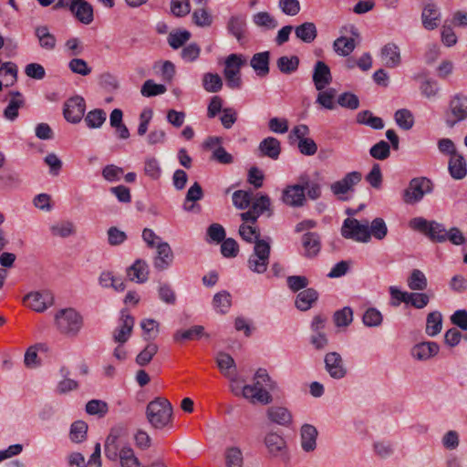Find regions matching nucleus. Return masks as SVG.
Here are the masks:
<instances>
[{
  "mask_svg": "<svg viewBox=\"0 0 467 467\" xmlns=\"http://www.w3.org/2000/svg\"><path fill=\"white\" fill-rule=\"evenodd\" d=\"M158 349L159 348L155 343H149L145 348L137 355L136 363L140 367L148 365L157 354Z\"/></svg>",
  "mask_w": 467,
  "mask_h": 467,
  "instance_id": "obj_49",
  "label": "nucleus"
},
{
  "mask_svg": "<svg viewBox=\"0 0 467 467\" xmlns=\"http://www.w3.org/2000/svg\"><path fill=\"white\" fill-rule=\"evenodd\" d=\"M251 200L252 193L250 192L238 190L233 193V203L240 210L246 209L250 205Z\"/></svg>",
  "mask_w": 467,
  "mask_h": 467,
  "instance_id": "obj_60",
  "label": "nucleus"
},
{
  "mask_svg": "<svg viewBox=\"0 0 467 467\" xmlns=\"http://www.w3.org/2000/svg\"><path fill=\"white\" fill-rule=\"evenodd\" d=\"M173 260V253L166 242L157 245V255L154 258V267L160 271L167 269Z\"/></svg>",
  "mask_w": 467,
  "mask_h": 467,
  "instance_id": "obj_21",
  "label": "nucleus"
},
{
  "mask_svg": "<svg viewBox=\"0 0 467 467\" xmlns=\"http://www.w3.org/2000/svg\"><path fill=\"white\" fill-rule=\"evenodd\" d=\"M203 337L209 338L210 335L205 333V328L203 326L195 325L188 329L177 330L173 334L172 338L175 342L183 343L184 341L199 340Z\"/></svg>",
  "mask_w": 467,
  "mask_h": 467,
  "instance_id": "obj_18",
  "label": "nucleus"
},
{
  "mask_svg": "<svg viewBox=\"0 0 467 467\" xmlns=\"http://www.w3.org/2000/svg\"><path fill=\"white\" fill-rule=\"evenodd\" d=\"M408 286L411 290H424L427 288L428 281L424 273L419 269H413L408 277Z\"/></svg>",
  "mask_w": 467,
  "mask_h": 467,
  "instance_id": "obj_44",
  "label": "nucleus"
},
{
  "mask_svg": "<svg viewBox=\"0 0 467 467\" xmlns=\"http://www.w3.org/2000/svg\"><path fill=\"white\" fill-rule=\"evenodd\" d=\"M202 86L206 92L217 93L222 90L223 83L219 74L207 72L202 75Z\"/></svg>",
  "mask_w": 467,
  "mask_h": 467,
  "instance_id": "obj_36",
  "label": "nucleus"
},
{
  "mask_svg": "<svg viewBox=\"0 0 467 467\" xmlns=\"http://www.w3.org/2000/svg\"><path fill=\"white\" fill-rule=\"evenodd\" d=\"M12 97L7 107L4 110V116L9 120H15L18 117V109L25 105V99L20 91H10Z\"/></svg>",
  "mask_w": 467,
  "mask_h": 467,
  "instance_id": "obj_31",
  "label": "nucleus"
},
{
  "mask_svg": "<svg viewBox=\"0 0 467 467\" xmlns=\"http://www.w3.org/2000/svg\"><path fill=\"white\" fill-rule=\"evenodd\" d=\"M370 236L373 235L378 240H382L388 234V227L382 218H375L369 227Z\"/></svg>",
  "mask_w": 467,
  "mask_h": 467,
  "instance_id": "obj_62",
  "label": "nucleus"
},
{
  "mask_svg": "<svg viewBox=\"0 0 467 467\" xmlns=\"http://www.w3.org/2000/svg\"><path fill=\"white\" fill-rule=\"evenodd\" d=\"M57 329L64 335L76 336L83 326L81 315L74 308L59 310L55 317Z\"/></svg>",
  "mask_w": 467,
  "mask_h": 467,
  "instance_id": "obj_4",
  "label": "nucleus"
},
{
  "mask_svg": "<svg viewBox=\"0 0 467 467\" xmlns=\"http://www.w3.org/2000/svg\"><path fill=\"white\" fill-rule=\"evenodd\" d=\"M324 362L325 368L331 378L335 379H341L347 375L348 368L339 353L336 351L327 353Z\"/></svg>",
  "mask_w": 467,
  "mask_h": 467,
  "instance_id": "obj_11",
  "label": "nucleus"
},
{
  "mask_svg": "<svg viewBox=\"0 0 467 467\" xmlns=\"http://www.w3.org/2000/svg\"><path fill=\"white\" fill-rule=\"evenodd\" d=\"M266 415L270 421L285 427L290 426L293 421L292 413L285 407L272 406L268 408Z\"/></svg>",
  "mask_w": 467,
  "mask_h": 467,
  "instance_id": "obj_23",
  "label": "nucleus"
},
{
  "mask_svg": "<svg viewBox=\"0 0 467 467\" xmlns=\"http://www.w3.org/2000/svg\"><path fill=\"white\" fill-rule=\"evenodd\" d=\"M107 114L101 109H95L88 112L85 122L89 129H99L106 121Z\"/></svg>",
  "mask_w": 467,
  "mask_h": 467,
  "instance_id": "obj_45",
  "label": "nucleus"
},
{
  "mask_svg": "<svg viewBox=\"0 0 467 467\" xmlns=\"http://www.w3.org/2000/svg\"><path fill=\"white\" fill-rule=\"evenodd\" d=\"M442 327V317L438 311H433L428 314L426 320V333L434 337L438 335Z\"/></svg>",
  "mask_w": 467,
  "mask_h": 467,
  "instance_id": "obj_40",
  "label": "nucleus"
},
{
  "mask_svg": "<svg viewBox=\"0 0 467 467\" xmlns=\"http://www.w3.org/2000/svg\"><path fill=\"white\" fill-rule=\"evenodd\" d=\"M421 21L424 28L433 30L438 27L441 21V13L434 3L424 5L421 13Z\"/></svg>",
  "mask_w": 467,
  "mask_h": 467,
  "instance_id": "obj_20",
  "label": "nucleus"
},
{
  "mask_svg": "<svg viewBox=\"0 0 467 467\" xmlns=\"http://www.w3.org/2000/svg\"><path fill=\"white\" fill-rule=\"evenodd\" d=\"M88 424L84 420H77L71 424L69 437L73 442H82L87 438Z\"/></svg>",
  "mask_w": 467,
  "mask_h": 467,
  "instance_id": "obj_47",
  "label": "nucleus"
},
{
  "mask_svg": "<svg viewBox=\"0 0 467 467\" xmlns=\"http://www.w3.org/2000/svg\"><path fill=\"white\" fill-rule=\"evenodd\" d=\"M46 350L47 347L45 344H36L35 346H31L27 348L25 354V365L27 368H33L39 365L37 350Z\"/></svg>",
  "mask_w": 467,
  "mask_h": 467,
  "instance_id": "obj_51",
  "label": "nucleus"
},
{
  "mask_svg": "<svg viewBox=\"0 0 467 467\" xmlns=\"http://www.w3.org/2000/svg\"><path fill=\"white\" fill-rule=\"evenodd\" d=\"M333 318L337 327H348L353 320V311L349 306H345L336 311Z\"/></svg>",
  "mask_w": 467,
  "mask_h": 467,
  "instance_id": "obj_57",
  "label": "nucleus"
},
{
  "mask_svg": "<svg viewBox=\"0 0 467 467\" xmlns=\"http://www.w3.org/2000/svg\"><path fill=\"white\" fill-rule=\"evenodd\" d=\"M269 51L255 53L250 60V66L258 77L264 78L269 74Z\"/></svg>",
  "mask_w": 467,
  "mask_h": 467,
  "instance_id": "obj_29",
  "label": "nucleus"
},
{
  "mask_svg": "<svg viewBox=\"0 0 467 467\" xmlns=\"http://www.w3.org/2000/svg\"><path fill=\"white\" fill-rule=\"evenodd\" d=\"M382 319L383 317L381 313L374 307L368 308L362 317L364 325L368 327L380 326Z\"/></svg>",
  "mask_w": 467,
  "mask_h": 467,
  "instance_id": "obj_55",
  "label": "nucleus"
},
{
  "mask_svg": "<svg viewBox=\"0 0 467 467\" xmlns=\"http://www.w3.org/2000/svg\"><path fill=\"white\" fill-rule=\"evenodd\" d=\"M244 64L242 56L238 54L229 55L224 62L223 76L226 86L231 89H239L243 85L241 67Z\"/></svg>",
  "mask_w": 467,
  "mask_h": 467,
  "instance_id": "obj_7",
  "label": "nucleus"
},
{
  "mask_svg": "<svg viewBox=\"0 0 467 467\" xmlns=\"http://www.w3.org/2000/svg\"><path fill=\"white\" fill-rule=\"evenodd\" d=\"M72 16L80 23L89 25L94 20V9L90 3L86 0H76Z\"/></svg>",
  "mask_w": 467,
  "mask_h": 467,
  "instance_id": "obj_17",
  "label": "nucleus"
},
{
  "mask_svg": "<svg viewBox=\"0 0 467 467\" xmlns=\"http://www.w3.org/2000/svg\"><path fill=\"white\" fill-rule=\"evenodd\" d=\"M258 150L262 156L277 160L281 153V144L276 138L267 137L260 142Z\"/></svg>",
  "mask_w": 467,
  "mask_h": 467,
  "instance_id": "obj_30",
  "label": "nucleus"
},
{
  "mask_svg": "<svg viewBox=\"0 0 467 467\" xmlns=\"http://www.w3.org/2000/svg\"><path fill=\"white\" fill-rule=\"evenodd\" d=\"M433 190L432 182L426 177L413 178L404 190L402 200L407 204H415L422 200L426 193Z\"/></svg>",
  "mask_w": 467,
  "mask_h": 467,
  "instance_id": "obj_6",
  "label": "nucleus"
},
{
  "mask_svg": "<svg viewBox=\"0 0 467 467\" xmlns=\"http://www.w3.org/2000/svg\"><path fill=\"white\" fill-rule=\"evenodd\" d=\"M265 443L268 452L273 456H284L285 454L286 442L281 435L270 432L265 436Z\"/></svg>",
  "mask_w": 467,
  "mask_h": 467,
  "instance_id": "obj_24",
  "label": "nucleus"
},
{
  "mask_svg": "<svg viewBox=\"0 0 467 467\" xmlns=\"http://www.w3.org/2000/svg\"><path fill=\"white\" fill-rule=\"evenodd\" d=\"M166 87L162 84H156L153 80L148 79L141 87V94L144 97H154L165 93Z\"/></svg>",
  "mask_w": 467,
  "mask_h": 467,
  "instance_id": "obj_56",
  "label": "nucleus"
},
{
  "mask_svg": "<svg viewBox=\"0 0 467 467\" xmlns=\"http://www.w3.org/2000/svg\"><path fill=\"white\" fill-rule=\"evenodd\" d=\"M85 110V99L80 96H74L64 103L63 115L67 121L77 124L81 121Z\"/></svg>",
  "mask_w": 467,
  "mask_h": 467,
  "instance_id": "obj_10",
  "label": "nucleus"
},
{
  "mask_svg": "<svg viewBox=\"0 0 467 467\" xmlns=\"http://www.w3.org/2000/svg\"><path fill=\"white\" fill-rule=\"evenodd\" d=\"M362 179L359 171H351L347 173L341 180L333 182L330 186L331 192L335 195L345 194L353 190Z\"/></svg>",
  "mask_w": 467,
  "mask_h": 467,
  "instance_id": "obj_14",
  "label": "nucleus"
},
{
  "mask_svg": "<svg viewBox=\"0 0 467 467\" xmlns=\"http://www.w3.org/2000/svg\"><path fill=\"white\" fill-rule=\"evenodd\" d=\"M127 435V428L123 424L113 426L104 444L105 455L110 461H119L121 467H139L140 462L130 446L120 448L119 440Z\"/></svg>",
  "mask_w": 467,
  "mask_h": 467,
  "instance_id": "obj_1",
  "label": "nucleus"
},
{
  "mask_svg": "<svg viewBox=\"0 0 467 467\" xmlns=\"http://www.w3.org/2000/svg\"><path fill=\"white\" fill-rule=\"evenodd\" d=\"M394 119L397 125L404 130H410L414 125V117L407 109H398L394 114Z\"/></svg>",
  "mask_w": 467,
  "mask_h": 467,
  "instance_id": "obj_46",
  "label": "nucleus"
},
{
  "mask_svg": "<svg viewBox=\"0 0 467 467\" xmlns=\"http://www.w3.org/2000/svg\"><path fill=\"white\" fill-rule=\"evenodd\" d=\"M50 231L54 236L66 238L75 234V226L73 223L69 221H64L52 225L50 227Z\"/></svg>",
  "mask_w": 467,
  "mask_h": 467,
  "instance_id": "obj_53",
  "label": "nucleus"
},
{
  "mask_svg": "<svg viewBox=\"0 0 467 467\" xmlns=\"http://www.w3.org/2000/svg\"><path fill=\"white\" fill-rule=\"evenodd\" d=\"M337 103L342 108L349 109H357L359 107V99L358 96L351 92H344L337 98Z\"/></svg>",
  "mask_w": 467,
  "mask_h": 467,
  "instance_id": "obj_63",
  "label": "nucleus"
},
{
  "mask_svg": "<svg viewBox=\"0 0 467 467\" xmlns=\"http://www.w3.org/2000/svg\"><path fill=\"white\" fill-rule=\"evenodd\" d=\"M193 23L201 27L210 26L213 23V16L205 7L196 8L192 13Z\"/></svg>",
  "mask_w": 467,
  "mask_h": 467,
  "instance_id": "obj_52",
  "label": "nucleus"
},
{
  "mask_svg": "<svg viewBox=\"0 0 467 467\" xmlns=\"http://www.w3.org/2000/svg\"><path fill=\"white\" fill-rule=\"evenodd\" d=\"M295 34L303 42L311 43L317 36V29L314 23L305 22L295 28Z\"/></svg>",
  "mask_w": 467,
  "mask_h": 467,
  "instance_id": "obj_37",
  "label": "nucleus"
},
{
  "mask_svg": "<svg viewBox=\"0 0 467 467\" xmlns=\"http://www.w3.org/2000/svg\"><path fill=\"white\" fill-rule=\"evenodd\" d=\"M333 47L338 55L348 57L355 49L356 43L351 37L340 36L334 41Z\"/></svg>",
  "mask_w": 467,
  "mask_h": 467,
  "instance_id": "obj_43",
  "label": "nucleus"
},
{
  "mask_svg": "<svg viewBox=\"0 0 467 467\" xmlns=\"http://www.w3.org/2000/svg\"><path fill=\"white\" fill-rule=\"evenodd\" d=\"M121 326L115 329L113 333V339L119 344L126 343L131 336L134 318L128 313L127 309L121 310Z\"/></svg>",
  "mask_w": 467,
  "mask_h": 467,
  "instance_id": "obj_15",
  "label": "nucleus"
},
{
  "mask_svg": "<svg viewBox=\"0 0 467 467\" xmlns=\"http://www.w3.org/2000/svg\"><path fill=\"white\" fill-rule=\"evenodd\" d=\"M227 467H241L243 464V453L238 447L228 448L225 451Z\"/></svg>",
  "mask_w": 467,
  "mask_h": 467,
  "instance_id": "obj_59",
  "label": "nucleus"
},
{
  "mask_svg": "<svg viewBox=\"0 0 467 467\" xmlns=\"http://www.w3.org/2000/svg\"><path fill=\"white\" fill-rule=\"evenodd\" d=\"M313 82L318 91H322L332 82V75L329 67L324 61H317L313 70Z\"/></svg>",
  "mask_w": 467,
  "mask_h": 467,
  "instance_id": "obj_16",
  "label": "nucleus"
},
{
  "mask_svg": "<svg viewBox=\"0 0 467 467\" xmlns=\"http://www.w3.org/2000/svg\"><path fill=\"white\" fill-rule=\"evenodd\" d=\"M130 280H137L138 283H144L148 280V265L141 259H137L132 265L127 269Z\"/></svg>",
  "mask_w": 467,
  "mask_h": 467,
  "instance_id": "obj_34",
  "label": "nucleus"
},
{
  "mask_svg": "<svg viewBox=\"0 0 467 467\" xmlns=\"http://www.w3.org/2000/svg\"><path fill=\"white\" fill-rule=\"evenodd\" d=\"M369 154L376 160H386L390 155V146L385 140H380L370 148Z\"/></svg>",
  "mask_w": 467,
  "mask_h": 467,
  "instance_id": "obj_54",
  "label": "nucleus"
},
{
  "mask_svg": "<svg viewBox=\"0 0 467 467\" xmlns=\"http://www.w3.org/2000/svg\"><path fill=\"white\" fill-rule=\"evenodd\" d=\"M410 226L424 234L428 238L434 243L446 242L447 231L442 223L436 221H427L422 217H416L410 220Z\"/></svg>",
  "mask_w": 467,
  "mask_h": 467,
  "instance_id": "obj_5",
  "label": "nucleus"
},
{
  "mask_svg": "<svg viewBox=\"0 0 467 467\" xmlns=\"http://www.w3.org/2000/svg\"><path fill=\"white\" fill-rule=\"evenodd\" d=\"M21 179L16 171H5L0 174V186L6 189H16L19 187Z\"/></svg>",
  "mask_w": 467,
  "mask_h": 467,
  "instance_id": "obj_50",
  "label": "nucleus"
},
{
  "mask_svg": "<svg viewBox=\"0 0 467 467\" xmlns=\"http://www.w3.org/2000/svg\"><path fill=\"white\" fill-rule=\"evenodd\" d=\"M440 347L436 342L427 341L416 344L411 348V355L418 360H427L439 353Z\"/></svg>",
  "mask_w": 467,
  "mask_h": 467,
  "instance_id": "obj_22",
  "label": "nucleus"
},
{
  "mask_svg": "<svg viewBox=\"0 0 467 467\" xmlns=\"http://www.w3.org/2000/svg\"><path fill=\"white\" fill-rule=\"evenodd\" d=\"M366 181L375 189H380L382 186V173L379 163H374L370 171L366 175Z\"/></svg>",
  "mask_w": 467,
  "mask_h": 467,
  "instance_id": "obj_61",
  "label": "nucleus"
},
{
  "mask_svg": "<svg viewBox=\"0 0 467 467\" xmlns=\"http://www.w3.org/2000/svg\"><path fill=\"white\" fill-rule=\"evenodd\" d=\"M282 201L291 207L303 206L306 202L305 185L300 182L298 184L286 186L283 191Z\"/></svg>",
  "mask_w": 467,
  "mask_h": 467,
  "instance_id": "obj_12",
  "label": "nucleus"
},
{
  "mask_svg": "<svg viewBox=\"0 0 467 467\" xmlns=\"http://www.w3.org/2000/svg\"><path fill=\"white\" fill-rule=\"evenodd\" d=\"M318 293L314 288H306L299 292L296 298V306L301 311H306L317 300Z\"/></svg>",
  "mask_w": 467,
  "mask_h": 467,
  "instance_id": "obj_33",
  "label": "nucleus"
},
{
  "mask_svg": "<svg viewBox=\"0 0 467 467\" xmlns=\"http://www.w3.org/2000/svg\"><path fill=\"white\" fill-rule=\"evenodd\" d=\"M253 22L259 27L266 30L275 29L278 26L277 20L268 12L262 11L253 16Z\"/></svg>",
  "mask_w": 467,
  "mask_h": 467,
  "instance_id": "obj_42",
  "label": "nucleus"
},
{
  "mask_svg": "<svg viewBox=\"0 0 467 467\" xmlns=\"http://www.w3.org/2000/svg\"><path fill=\"white\" fill-rule=\"evenodd\" d=\"M232 305L231 295L229 292L223 290L213 296V306L221 314L228 312Z\"/></svg>",
  "mask_w": 467,
  "mask_h": 467,
  "instance_id": "obj_41",
  "label": "nucleus"
},
{
  "mask_svg": "<svg viewBox=\"0 0 467 467\" xmlns=\"http://www.w3.org/2000/svg\"><path fill=\"white\" fill-rule=\"evenodd\" d=\"M341 235L346 239L368 243L370 240L368 223L363 224L355 218H347L341 227Z\"/></svg>",
  "mask_w": 467,
  "mask_h": 467,
  "instance_id": "obj_9",
  "label": "nucleus"
},
{
  "mask_svg": "<svg viewBox=\"0 0 467 467\" xmlns=\"http://www.w3.org/2000/svg\"><path fill=\"white\" fill-rule=\"evenodd\" d=\"M265 387H267L269 389H274L275 382L272 381L266 369L258 368L254 377V384L245 385L243 388L242 394L253 403L259 402L262 404H269L272 402L273 398Z\"/></svg>",
  "mask_w": 467,
  "mask_h": 467,
  "instance_id": "obj_2",
  "label": "nucleus"
},
{
  "mask_svg": "<svg viewBox=\"0 0 467 467\" xmlns=\"http://www.w3.org/2000/svg\"><path fill=\"white\" fill-rule=\"evenodd\" d=\"M216 363L220 371L226 378L234 380V379L231 377V374H233L234 377L236 376V365L232 356L228 353L220 351L216 357Z\"/></svg>",
  "mask_w": 467,
  "mask_h": 467,
  "instance_id": "obj_32",
  "label": "nucleus"
},
{
  "mask_svg": "<svg viewBox=\"0 0 467 467\" xmlns=\"http://www.w3.org/2000/svg\"><path fill=\"white\" fill-rule=\"evenodd\" d=\"M53 296L48 291L30 292L23 298L24 302L30 301L28 306L36 312H44L53 304Z\"/></svg>",
  "mask_w": 467,
  "mask_h": 467,
  "instance_id": "obj_13",
  "label": "nucleus"
},
{
  "mask_svg": "<svg viewBox=\"0 0 467 467\" xmlns=\"http://www.w3.org/2000/svg\"><path fill=\"white\" fill-rule=\"evenodd\" d=\"M448 169L451 176L455 180H462L467 174V163L462 153L457 152L450 158Z\"/></svg>",
  "mask_w": 467,
  "mask_h": 467,
  "instance_id": "obj_27",
  "label": "nucleus"
},
{
  "mask_svg": "<svg viewBox=\"0 0 467 467\" xmlns=\"http://www.w3.org/2000/svg\"><path fill=\"white\" fill-rule=\"evenodd\" d=\"M356 120L358 124L367 125L374 130H382L384 128L383 119L376 117L370 110H362L357 114Z\"/></svg>",
  "mask_w": 467,
  "mask_h": 467,
  "instance_id": "obj_39",
  "label": "nucleus"
},
{
  "mask_svg": "<svg viewBox=\"0 0 467 467\" xmlns=\"http://www.w3.org/2000/svg\"><path fill=\"white\" fill-rule=\"evenodd\" d=\"M238 232L242 239L248 244H253L255 242L256 238H260L259 230L245 223L240 225Z\"/></svg>",
  "mask_w": 467,
  "mask_h": 467,
  "instance_id": "obj_64",
  "label": "nucleus"
},
{
  "mask_svg": "<svg viewBox=\"0 0 467 467\" xmlns=\"http://www.w3.org/2000/svg\"><path fill=\"white\" fill-rule=\"evenodd\" d=\"M35 35L38 38L39 46L46 50H53L57 45L56 36L49 32L47 26H39L35 29Z\"/></svg>",
  "mask_w": 467,
  "mask_h": 467,
  "instance_id": "obj_35",
  "label": "nucleus"
},
{
  "mask_svg": "<svg viewBox=\"0 0 467 467\" xmlns=\"http://www.w3.org/2000/svg\"><path fill=\"white\" fill-rule=\"evenodd\" d=\"M109 411V406L106 401L100 400H91L86 404V412L89 415H96L103 418Z\"/></svg>",
  "mask_w": 467,
  "mask_h": 467,
  "instance_id": "obj_48",
  "label": "nucleus"
},
{
  "mask_svg": "<svg viewBox=\"0 0 467 467\" xmlns=\"http://www.w3.org/2000/svg\"><path fill=\"white\" fill-rule=\"evenodd\" d=\"M317 435L318 432L315 426L306 423L301 427V446L305 451L308 452L316 449Z\"/></svg>",
  "mask_w": 467,
  "mask_h": 467,
  "instance_id": "obj_26",
  "label": "nucleus"
},
{
  "mask_svg": "<svg viewBox=\"0 0 467 467\" xmlns=\"http://www.w3.org/2000/svg\"><path fill=\"white\" fill-rule=\"evenodd\" d=\"M302 244L305 249V256L313 258L318 254L321 249L320 235L315 232H307L302 236Z\"/></svg>",
  "mask_w": 467,
  "mask_h": 467,
  "instance_id": "obj_25",
  "label": "nucleus"
},
{
  "mask_svg": "<svg viewBox=\"0 0 467 467\" xmlns=\"http://www.w3.org/2000/svg\"><path fill=\"white\" fill-rule=\"evenodd\" d=\"M300 64L297 56H282L276 60V67L279 71L285 75H290L298 69Z\"/></svg>",
  "mask_w": 467,
  "mask_h": 467,
  "instance_id": "obj_38",
  "label": "nucleus"
},
{
  "mask_svg": "<svg viewBox=\"0 0 467 467\" xmlns=\"http://www.w3.org/2000/svg\"><path fill=\"white\" fill-rule=\"evenodd\" d=\"M145 413L150 426L161 430L171 422L172 406L167 399L159 397L148 403Z\"/></svg>",
  "mask_w": 467,
  "mask_h": 467,
  "instance_id": "obj_3",
  "label": "nucleus"
},
{
  "mask_svg": "<svg viewBox=\"0 0 467 467\" xmlns=\"http://www.w3.org/2000/svg\"><path fill=\"white\" fill-rule=\"evenodd\" d=\"M380 57L385 67H397L401 63L400 47L394 43H388L380 50Z\"/></svg>",
  "mask_w": 467,
  "mask_h": 467,
  "instance_id": "obj_19",
  "label": "nucleus"
},
{
  "mask_svg": "<svg viewBox=\"0 0 467 467\" xmlns=\"http://www.w3.org/2000/svg\"><path fill=\"white\" fill-rule=\"evenodd\" d=\"M191 37V33L188 30L177 31L170 33L168 36V43L173 49L182 47Z\"/></svg>",
  "mask_w": 467,
  "mask_h": 467,
  "instance_id": "obj_58",
  "label": "nucleus"
},
{
  "mask_svg": "<svg viewBox=\"0 0 467 467\" xmlns=\"http://www.w3.org/2000/svg\"><path fill=\"white\" fill-rule=\"evenodd\" d=\"M467 119V96L455 94L449 102L445 123L447 127L453 128L458 122Z\"/></svg>",
  "mask_w": 467,
  "mask_h": 467,
  "instance_id": "obj_8",
  "label": "nucleus"
},
{
  "mask_svg": "<svg viewBox=\"0 0 467 467\" xmlns=\"http://www.w3.org/2000/svg\"><path fill=\"white\" fill-rule=\"evenodd\" d=\"M227 30L239 43L245 37L246 19L243 15L232 16L227 23Z\"/></svg>",
  "mask_w": 467,
  "mask_h": 467,
  "instance_id": "obj_28",
  "label": "nucleus"
}]
</instances>
